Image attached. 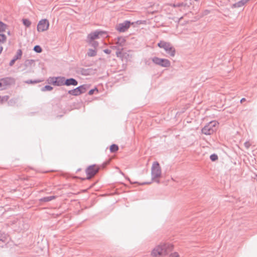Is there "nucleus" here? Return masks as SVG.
Returning <instances> with one entry per match:
<instances>
[{"label": "nucleus", "instance_id": "nucleus-24", "mask_svg": "<svg viewBox=\"0 0 257 257\" xmlns=\"http://www.w3.org/2000/svg\"><path fill=\"white\" fill-rule=\"evenodd\" d=\"M34 50L37 53H41L42 51V48L40 46L37 45L34 47Z\"/></svg>", "mask_w": 257, "mask_h": 257}, {"label": "nucleus", "instance_id": "nucleus-26", "mask_svg": "<svg viewBox=\"0 0 257 257\" xmlns=\"http://www.w3.org/2000/svg\"><path fill=\"white\" fill-rule=\"evenodd\" d=\"M125 42V39L122 38H118L117 39V43H119L120 45H123Z\"/></svg>", "mask_w": 257, "mask_h": 257}, {"label": "nucleus", "instance_id": "nucleus-4", "mask_svg": "<svg viewBox=\"0 0 257 257\" xmlns=\"http://www.w3.org/2000/svg\"><path fill=\"white\" fill-rule=\"evenodd\" d=\"M162 172L160 164L157 162H154L151 168V175L153 180H157L161 177Z\"/></svg>", "mask_w": 257, "mask_h": 257}, {"label": "nucleus", "instance_id": "nucleus-27", "mask_svg": "<svg viewBox=\"0 0 257 257\" xmlns=\"http://www.w3.org/2000/svg\"><path fill=\"white\" fill-rule=\"evenodd\" d=\"M210 159L212 161H215L218 159V156L215 154H213L210 156Z\"/></svg>", "mask_w": 257, "mask_h": 257}, {"label": "nucleus", "instance_id": "nucleus-12", "mask_svg": "<svg viewBox=\"0 0 257 257\" xmlns=\"http://www.w3.org/2000/svg\"><path fill=\"white\" fill-rule=\"evenodd\" d=\"M130 26V22L126 21L122 23L118 24L116 27V29L119 32H124L129 29Z\"/></svg>", "mask_w": 257, "mask_h": 257}, {"label": "nucleus", "instance_id": "nucleus-30", "mask_svg": "<svg viewBox=\"0 0 257 257\" xmlns=\"http://www.w3.org/2000/svg\"><path fill=\"white\" fill-rule=\"evenodd\" d=\"M17 59H16L15 58H14V59L11 61V63H10V65H13V64L14 63L15 61Z\"/></svg>", "mask_w": 257, "mask_h": 257}, {"label": "nucleus", "instance_id": "nucleus-9", "mask_svg": "<svg viewBox=\"0 0 257 257\" xmlns=\"http://www.w3.org/2000/svg\"><path fill=\"white\" fill-rule=\"evenodd\" d=\"M99 167L96 165H92L89 166L86 170L87 178L90 179L94 176L98 171Z\"/></svg>", "mask_w": 257, "mask_h": 257}, {"label": "nucleus", "instance_id": "nucleus-10", "mask_svg": "<svg viewBox=\"0 0 257 257\" xmlns=\"http://www.w3.org/2000/svg\"><path fill=\"white\" fill-rule=\"evenodd\" d=\"M15 81L12 78H5L0 80V90L6 89L7 86L14 84Z\"/></svg>", "mask_w": 257, "mask_h": 257}, {"label": "nucleus", "instance_id": "nucleus-32", "mask_svg": "<svg viewBox=\"0 0 257 257\" xmlns=\"http://www.w3.org/2000/svg\"><path fill=\"white\" fill-rule=\"evenodd\" d=\"M245 100V99L244 98H243L241 99L240 102H242Z\"/></svg>", "mask_w": 257, "mask_h": 257}, {"label": "nucleus", "instance_id": "nucleus-3", "mask_svg": "<svg viewBox=\"0 0 257 257\" xmlns=\"http://www.w3.org/2000/svg\"><path fill=\"white\" fill-rule=\"evenodd\" d=\"M158 46L164 50L170 56L173 57L175 55L176 51L175 48L169 42L165 41H160L158 43Z\"/></svg>", "mask_w": 257, "mask_h": 257}, {"label": "nucleus", "instance_id": "nucleus-31", "mask_svg": "<svg viewBox=\"0 0 257 257\" xmlns=\"http://www.w3.org/2000/svg\"><path fill=\"white\" fill-rule=\"evenodd\" d=\"M3 49V47L1 45H0V54L2 52Z\"/></svg>", "mask_w": 257, "mask_h": 257}, {"label": "nucleus", "instance_id": "nucleus-8", "mask_svg": "<svg viewBox=\"0 0 257 257\" xmlns=\"http://www.w3.org/2000/svg\"><path fill=\"white\" fill-rule=\"evenodd\" d=\"M153 62L159 65L162 67H169L170 66V62L168 59H161L158 57H154L152 59Z\"/></svg>", "mask_w": 257, "mask_h": 257}, {"label": "nucleus", "instance_id": "nucleus-6", "mask_svg": "<svg viewBox=\"0 0 257 257\" xmlns=\"http://www.w3.org/2000/svg\"><path fill=\"white\" fill-rule=\"evenodd\" d=\"M50 23L46 19L40 20L38 23L37 29L39 32L47 31L49 28Z\"/></svg>", "mask_w": 257, "mask_h": 257}, {"label": "nucleus", "instance_id": "nucleus-18", "mask_svg": "<svg viewBox=\"0 0 257 257\" xmlns=\"http://www.w3.org/2000/svg\"><path fill=\"white\" fill-rule=\"evenodd\" d=\"M23 23L27 27H29L31 25V21L28 19H23Z\"/></svg>", "mask_w": 257, "mask_h": 257}, {"label": "nucleus", "instance_id": "nucleus-29", "mask_svg": "<svg viewBox=\"0 0 257 257\" xmlns=\"http://www.w3.org/2000/svg\"><path fill=\"white\" fill-rule=\"evenodd\" d=\"M244 146L246 148H248L249 146H250V144L249 142H245L244 143Z\"/></svg>", "mask_w": 257, "mask_h": 257}, {"label": "nucleus", "instance_id": "nucleus-28", "mask_svg": "<svg viewBox=\"0 0 257 257\" xmlns=\"http://www.w3.org/2000/svg\"><path fill=\"white\" fill-rule=\"evenodd\" d=\"M95 92H96V93L98 92V90L96 88H95L94 89L90 90L89 91L88 94L89 95H92Z\"/></svg>", "mask_w": 257, "mask_h": 257}, {"label": "nucleus", "instance_id": "nucleus-14", "mask_svg": "<svg viewBox=\"0 0 257 257\" xmlns=\"http://www.w3.org/2000/svg\"><path fill=\"white\" fill-rule=\"evenodd\" d=\"M249 0H241L232 5V8H240L244 6L246 4Z\"/></svg>", "mask_w": 257, "mask_h": 257}, {"label": "nucleus", "instance_id": "nucleus-17", "mask_svg": "<svg viewBox=\"0 0 257 257\" xmlns=\"http://www.w3.org/2000/svg\"><path fill=\"white\" fill-rule=\"evenodd\" d=\"M167 257H180V255L178 252L174 251L168 254Z\"/></svg>", "mask_w": 257, "mask_h": 257}, {"label": "nucleus", "instance_id": "nucleus-11", "mask_svg": "<svg viewBox=\"0 0 257 257\" xmlns=\"http://www.w3.org/2000/svg\"><path fill=\"white\" fill-rule=\"evenodd\" d=\"M86 90V87L85 85H83L81 86H80L73 90H69L68 91V93L70 94H71L72 95L74 96H77L79 95L82 93H84Z\"/></svg>", "mask_w": 257, "mask_h": 257}, {"label": "nucleus", "instance_id": "nucleus-22", "mask_svg": "<svg viewBox=\"0 0 257 257\" xmlns=\"http://www.w3.org/2000/svg\"><path fill=\"white\" fill-rule=\"evenodd\" d=\"M54 198V196H49V197H44V198H42L41 199V200L43 201L47 202V201H49L52 200Z\"/></svg>", "mask_w": 257, "mask_h": 257}, {"label": "nucleus", "instance_id": "nucleus-1", "mask_svg": "<svg viewBox=\"0 0 257 257\" xmlns=\"http://www.w3.org/2000/svg\"><path fill=\"white\" fill-rule=\"evenodd\" d=\"M174 249V245L168 242H162L155 246L152 250L151 257L165 256Z\"/></svg>", "mask_w": 257, "mask_h": 257}, {"label": "nucleus", "instance_id": "nucleus-15", "mask_svg": "<svg viewBox=\"0 0 257 257\" xmlns=\"http://www.w3.org/2000/svg\"><path fill=\"white\" fill-rule=\"evenodd\" d=\"M118 147L115 144H113L110 147V151L111 153H114L118 151Z\"/></svg>", "mask_w": 257, "mask_h": 257}, {"label": "nucleus", "instance_id": "nucleus-25", "mask_svg": "<svg viewBox=\"0 0 257 257\" xmlns=\"http://www.w3.org/2000/svg\"><path fill=\"white\" fill-rule=\"evenodd\" d=\"M53 89V87L49 85L45 86L43 89V91H51Z\"/></svg>", "mask_w": 257, "mask_h": 257}, {"label": "nucleus", "instance_id": "nucleus-5", "mask_svg": "<svg viewBox=\"0 0 257 257\" xmlns=\"http://www.w3.org/2000/svg\"><path fill=\"white\" fill-rule=\"evenodd\" d=\"M218 125L217 121H211L202 129V132L205 135H210L216 131Z\"/></svg>", "mask_w": 257, "mask_h": 257}, {"label": "nucleus", "instance_id": "nucleus-13", "mask_svg": "<svg viewBox=\"0 0 257 257\" xmlns=\"http://www.w3.org/2000/svg\"><path fill=\"white\" fill-rule=\"evenodd\" d=\"M78 84L77 81L73 79V78H70L66 79V80H64V85H66L67 86L69 85H74L76 86Z\"/></svg>", "mask_w": 257, "mask_h": 257}, {"label": "nucleus", "instance_id": "nucleus-2", "mask_svg": "<svg viewBox=\"0 0 257 257\" xmlns=\"http://www.w3.org/2000/svg\"><path fill=\"white\" fill-rule=\"evenodd\" d=\"M106 34V32L102 31H96L89 34L87 37V42L94 47H97L98 43L94 41L95 40L100 38L103 35Z\"/></svg>", "mask_w": 257, "mask_h": 257}, {"label": "nucleus", "instance_id": "nucleus-16", "mask_svg": "<svg viewBox=\"0 0 257 257\" xmlns=\"http://www.w3.org/2000/svg\"><path fill=\"white\" fill-rule=\"evenodd\" d=\"M96 54V50L95 49H89L87 52L88 56L92 57L95 56Z\"/></svg>", "mask_w": 257, "mask_h": 257}, {"label": "nucleus", "instance_id": "nucleus-33", "mask_svg": "<svg viewBox=\"0 0 257 257\" xmlns=\"http://www.w3.org/2000/svg\"><path fill=\"white\" fill-rule=\"evenodd\" d=\"M104 51L106 53H109V52L108 50H105Z\"/></svg>", "mask_w": 257, "mask_h": 257}, {"label": "nucleus", "instance_id": "nucleus-21", "mask_svg": "<svg viewBox=\"0 0 257 257\" xmlns=\"http://www.w3.org/2000/svg\"><path fill=\"white\" fill-rule=\"evenodd\" d=\"M22 55V51L21 50H18L17 51V54L15 56V58L17 60L19 59H20L21 58Z\"/></svg>", "mask_w": 257, "mask_h": 257}, {"label": "nucleus", "instance_id": "nucleus-7", "mask_svg": "<svg viewBox=\"0 0 257 257\" xmlns=\"http://www.w3.org/2000/svg\"><path fill=\"white\" fill-rule=\"evenodd\" d=\"M49 84L55 86H61L64 85V78L61 77H50L48 79Z\"/></svg>", "mask_w": 257, "mask_h": 257}, {"label": "nucleus", "instance_id": "nucleus-20", "mask_svg": "<svg viewBox=\"0 0 257 257\" xmlns=\"http://www.w3.org/2000/svg\"><path fill=\"white\" fill-rule=\"evenodd\" d=\"M9 99V96L8 95H5L2 97L0 96V102L1 103H4L5 102L8 101Z\"/></svg>", "mask_w": 257, "mask_h": 257}, {"label": "nucleus", "instance_id": "nucleus-19", "mask_svg": "<svg viewBox=\"0 0 257 257\" xmlns=\"http://www.w3.org/2000/svg\"><path fill=\"white\" fill-rule=\"evenodd\" d=\"M7 29V25L4 23L0 22V32H4Z\"/></svg>", "mask_w": 257, "mask_h": 257}, {"label": "nucleus", "instance_id": "nucleus-23", "mask_svg": "<svg viewBox=\"0 0 257 257\" xmlns=\"http://www.w3.org/2000/svg\"><path fill=\"white\" fill-rule=\"evenodd\" d=\"M7 37L5 35L0 34V42L5 43L6 41Z\"/></svg>", "mask_w": 257, "mask_h": 257}]
</instances>
